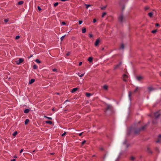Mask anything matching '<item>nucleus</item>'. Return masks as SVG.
<instances>
[{
  "label": "nucleus",
  "instance_id": "nucleus-47",
  "mask_svg": "<svg viewBox=\"0 0 161 161\" xmlns=\"http://www.w3.org/2000/svg\"><path fill=\"white\" fill-rule=\"evenodd\" d=\"M158 137L159 139H161V135H159L158 136Z\"/></svg>",
  "mask_w": 161,
  "mask_h": 161
},
{
  "label": "nucleus",
  "instance_id": "nucleus-22",
  "mask_svg": "<svg viewBox=\"0 0 161 161\" xmlns=\"http://www.w3.org/2000/svg\"><path fill=\"white\" fill-rule=\"evenodd\" d=\"M148 90L150 91H151L153 90V88L152 87H148Z\"/></svg>",
  "mask_w": 161,
  "mask_h": 161
},
{
  "label": "nucleus",
  "instance_id": "nucleus-33",
  "mask_svg": "<svg viewBox=\"0 0 161 161\" xmlns=\"http://www.w3.org/2000/svg\"><path fill=\"white\" fill-rule=\"evenodd\" d=\"M58 2H56V3H54V6L55 7H56V6H57L58 5Z\"/></svg>",
  "mask_w": 161,
  "mask_h": 161
},
{
  "label": "nucleus",
  "instance_id": "nucleus-59",
  "mask_svg": "<svg viewBox=\"0 0 161 161\" xmlns=\"http://www.w3.org/2000/svg\"><path fill=\"white\" fill-rule=\"evenodd\" d=\"M100 149H101V150H103V148H101Z\"/></svg>",
  "mask_w": 161,
  "mask_h": 161
},
{
  "label": "nucleus",
  "instance_id": "nucleus-13",
  "mask_svg": "<svg viewBox=\"0 0 161 161\" xmlns=\"http://www.w3.org/2000/svg\"><path fill=\"white\" fill-rule=\"evenodd\" d=\"M45 123L47 124H52V122L51 121L47 120L45 121Z\"/></svg>",
  "mask_w": 161,
  "mask_h": 161
},
{
  "label": "nucleus",
  "instance_id": "nucleus-18",
  "mask_svg": "<svg viewBox=\"0 0 161 161\" xmlns=\"http://www.w3.org/2000/svg\"><path fill=\"white\" fill-rule=\"evenodd\" d=\"M107 6V5H106L105 6L101 7V9L102 10H105L106 9V8Z\"/></svg>",
  "mask_w": 161,
  "mask_h": 161
},
{
  "label": "nucleus",
  "instance_id": "nucleus-52",
  "mask_svg": "<svg viewBox=\"0 0 161 161\" xmlns=\"http://www.w3.org/2000/svg\"><path fill=\"white\" fill-rule=\"evenodd\" d=\"M60 0L62 2H65V1H67L68 0Z\"/></svg>",
  "mask_w": 161,
  "mask_h": 161
},
{
  "label": "nucleus",
  "instance_id": "nucleus-64",
  "mask_svg": "<svg viewBox=\"0 0 161 161\" xmlns=\"http://www.w3.org/2000/svg\"><path fill=\"white\" fill-rule=\"evenodd\" d=\"M52 110H54V108H53V109H52Z\"/></svg>",
  "mask_w": 161,
  "mask_h": 161
},
{
  "label": "nucleus",
  "instance_id": "nucleus-54",
  "mask_svg": "<svg viewBox=\"0 0 161 161\" xmlns=\"http://www.w3.org/2000/svg\"><path fill=\"white\" fill-rule=\"evenodd\" d=\"M153 124H155V123H156V122L155 121H153Z\"/></svg>",
  "mask_w": 161,
  "mask_h": 161
},
{
  "label": "nucleus",
  "instance_id": "nucleus-37",
  "mask_svg": "<svg viewBox=\"0 0 161 161\" xmlns=\"http://www.w3.org/2000/svg\"><path fill=\"white\" fill-rule=\"evenodd\" d=\"M86 142V140H84L82 142L81 144L82 145H83L85 142Z\"/></svg>",
  "mask_w": 161,
  "mask_h": 161
},
{
  "label": "nucleus",
  "instance_id": "nucleus-10",
  "mask_svg": "<svg viewBox=\"0 0 161 161\" xmlns=\"http://www.w3.org/2000/svg\"><path fill=\"white\" fill-rule=\"evenodd\" d=\"M35 81V80L34 79H31L29 81V84H31L33 83Z\"/></svg>",
  "mask_w": 161,
  "mask_h": 161
},
{
  "label": "nucleus",
  "instance_id": "nucleus-55",
  "mask_svg": "<svg viewBox=\"0 0 161 161\" xmlns=\"http://www.w3.org/2000/svg\"><path fill=\"white\" fill-rule=\"evenodd\" d=\"M156 26H158L159 25L158 24H156Z\"/></svg>",
  "mask_w": 161,
  "mask_h": 161
},
{
  "label": "nucleus",
  "instance_id": "nucleus-24",
  "mask_svg": "<svg viewBox=\"0 0 161 161\" xmlns=\"http://www.w3.org/2000/svg\"><path fill=\"white\" fill-rule=\"evenodd\" d=\"M33 68L34 69H36L38 67L35 64L33 66Z\"/></svg>",
  "mask_w": 161,
  "mask_h": 161
},
{
  "label": "nucleus",
  "instance_id": "nucleus-16",
  "mask_svg": "<svg viewBox=\"0 0 161 161\" xmlns=\"http://www.w3.org/2000/svg\"><path fill=\"white\" fill-rule=\"evenodd\" d=\"M44 118H47L48 119L52 120V119L51 117H48L47 116L45 115H44Z\"/></svg>",
  "mask_w": 161,
  "mask_h": 161
},
{
  "label": "nucleus",
  "instance_id": "nucleus-4",
  "mask_svg": "<svg viewBox=\"0 0 161 161\" xmlns=\"http://www.w3.org/2000/svg\"><path fill=\"white\" fill-rule=\"evenodd\" d=\"M143 77L141 76H138L136 77V79L138 81L141 80L142 79H143Z\"/></svg>",
  "mask_w": 161,
  "mask_h": 161
},
{
  "label": "nucleus",
  "instance_id": "nucleus-11",
  "mask_svg": "<svg viewBox=\"0 0 161 161\" xmlns=\"http://www.w3.org/2000/svg\"><path fill=\"white\" fill-rule=\"evenodd\" d=\"M93 60V58L92 57H90L88 59V60L90 63H91L92 62Z\"/></svg>",
  "mask_w": 161,
  "mask_h": 161
},
{
  "label": "nucleus",
  "instance_id": "nucleus-42",
  "mask_svg": "<svg viewBox=\"0 0 161 161\" xmlns=\"http://www.w3.org/2000/svg\"><path fill=\"white\" fill-rule=\"evenodd\" d=\"M53 71H54V72H57V70L56 69H53Z\"/></svg>",
  "mask_w": 161,
  "mask_h": 161
},
{
  "label": "nucleus",
  "instance_id": "nucleus-21",
  "mask_svg": "<svg viewBox=\"0 0 161 161\" xmlns=\"http://www.w3.org/2000/svg\"><path fill=\"white\" fill-rule=\"evenodd\" d=\"M24 3V2L22 1H20L18 2V4L19 5H22Z\"/></svg>",
  "mask_w": 161,
  "mask_h": 161
},
{
  "label": "nucleus",
  "instance_id": "nucleus-56",
  "mask_svg": "<svg viewBox=\"0 0 161 161\" xmlns=\"http://www.w3.org/2000/svg\"><path fill=\"white\" fill-rule=\"evenodd\" d=\"M17 157L16 156H14V158H16Z\"/></svg>",
  "mask_w": 161,
  "mask_h": 161
},
{
  "label": "nucleus",
  "instance_id": "nucleus-36",
  "mask_svg": "<svg viewBox=\"0 0 161 161\" xmlns=\"http://www.w3.org/2000/svg\"><path fill=\"white\" fill-rule=\"evenodd\" d=\"M20 38V36H19V35H18V36H17L16 37H15V39H19V38Z\"/></svg>",
  "mask_w": 161,
  "mask_h": 161
},
{
  "label": "nucleus",
  "instance_id": "nucleus-5",
  "mask_svg": "<svg viewBox=\"0 0 161 161\" xmlns=\"http://www.w3.org/2000/svg\"><path fill=\"white\" fill-rule=\"evenodd\" d=\"M123 80L125 81H126V80L125 79V78H128V76L127 75L124 74L123 75Z\"/></svg>",
  "mask_w": 161,
  "mask_h": 161
},
{
  "label": "nucleus",
  "instance_id": "nucleus-39",
  "mask_svg": "<svg viewBox=\"0 0 161 161\" xmlns=\"http://www.w3.org/2000/svg\"><path fill=\"white\" fill-rule=\"evenodd\" d=\"M89 37H90V38H92V36H93V35H92V34H89Z\"/></svg>",
  "mask_w": 161,
  "mask_h": 161
},
{
  "label": "nucleus",
  "instance_id": "nucleus-43",
  "mask_svg": "<svg viewBox=\"0 0 161 161\" xmlns=\"http://www.w3.org/2000/svg\"><path fill=\"white\" fill-rule=\"evenodd\" d=\"M62 25H65L66 24V23H65V22H62Z\"/></svg>",
  "mask_w": 161,
  "mask_h": 161
},
{
  "label": "nucleus",
  "instance_id": "nucleus-8",
  "mask_svg": "<svg viewBox=\"0 0 161 161\" xmlns=\"http://www.w3.org/2000/svg\"><path fill=\"white\" fill-rule=\"evenodd\" d=\"M122 64V63L121 62H120L119 64L116 65L114 67V69H117Z\"/></svg>",
  "mask_w": 161,
  "mask_h": 161
},
{
  "label": "nucleus",
  "instance_id": "nucleus-48",
  "mask_svg": "<svg viewBox=\"0 0 161 161\" xmlns=\"http://www.w3.org/2000/svg\"><path fill=\"white\" fill-rule=\"evenodd\" d=\"M83 133V132H82L81 133H80V134H79V136H81L82 135V134Z\"/></svg>",
  "mask_w": 161,
  "mask_h": 161
},
{
  "label": "nucleus",
  "instance_id": "nucleus-46",
  "mask_svg": "<svg viewBox=\"0 0 161 161\" xmlns=\"http://www.w3.org/2000/svg\"><path fill=\"white\" fill-rule=\"evenodd\" d=\"M82 64V62H79V66H80Z\"/></svg>",
  "mask_w": 161,
  "mask_h": 161
},
{
  "label": "nucleus",
  "instance_id": "nucleus-45",
  "mask_svg": "<svg viewBox=\"0 0 161 161\" xmlns=\"http://www.w3.org/2000/svg\"><path fill=\"white\" fill-rule=\"evenodd\" d=\"M4 21L5 22H7L8 21V19H6L4 20Z\"/></svg>",
  "mask_w": 161,
  "mask_h": 161
},
{
  "label": "nucleus",
  "instance_id": "nucleus-50",
  "mask_svg": "<svg viewBox=\"0 0 161 161\" xmlns=\"http://www.w3.org/2000/svg\"><path fill=\"white\" fill-rule=\"evenodd\" d=\"M10 161H16V160L15 159H11Z\"/></svg>",
  "mask_w": 161,
  "mask_h": 161
},
{
  "label": "nucleus",
  "instance_id": "nucleus-38",
  "mask_svg": "<svg viewBox=\"0 0 161 161\" xmlns=\"http://www.w3.org/2000/svg\"><path fill=\"white\" fill-rule=\"evenodd\" d=\"M82 22H83L82 21L79 20V25L81 24L82 23Z\"/></svg>",
  "mask_w": 161,
  "mask_h": 161
},
{
  "label": "nucleus",
  "instance_id": "nucleus-20",
  "mask_svg": "<svg viewBox=\"0 0 161 161\" xmlns=\"http://www.w3.org/2000/svg\"><path fill=\"white\" fill-rule=\"evenodd\" d=\"M124 48V46L123 44H122L121 45L120 49H123Z\"/></svg>",
  "mask_w": 161,
  "mask_h": 161
},
{
  "label": "nucleus",
  "instance_id": "nucleus-2",
  "mask_svg": "<svg viewBox=\"0 0 161 161\" xmlns=\"http://www.w3.org/2000/svg\"><path fill=\"white\" fill-rule=\"evenodd\" d=\"M23 61V58H20L19 59L18 61L16 62V64H19L20 63H22Z\"/></svg>",
  "mask_w": 161,
  "mask_h": 161
},
{
  "label": "nucleus",
  "instance_id": "nucleus-63",
  "mask_svg": "<svg viewBox=\"0 0 161 161\" xmlns=\"http://www.w3.org/2000/svg\"><path fill=\"white\" fill-rule=\"evenodd\" d=\"M148 9L147 8H145L146 9Z\"/></svg>",
  "mask_w": 161,
  "mask_h": 161
},
{
  "label": "nucleus",
  "instance_id": "nucleus-29",
  "mask_svg": "<svg viewBox=\"0 0 161 161\" xmlns=\"http://www.w3.org/2000/svg\"><path fill=\"white\" fill-rule=\"evenodd\" d=\"M66 35H64V36H62L60 38V40L61 41H62L64 39V37H65Z\"/></svg>",
  "mask_w": 161,
  "mask_h": 161
},
{
  "label": "nucleus",
  "instance_id": "nucleus-27",
  "mask_svg": "<svg viewBox=\"0 0 161 161\" xmlns=\"http://www.w3.org/2000/svg\"><path fill=\"white\" fill-rule=\"evenodd\" d=\"M138 87H136V89L134 91V92H136L138 90Z\"/></svg>",
  "mask_w": 161,
  "mask_h": 161
},
{
  "label": "nucleus",
  "instance_id": "nucleus-3",
  "mask_svg": "<svg viewBox=\"0 0 161 161\" xmlns=\"http://www.w3.org/2000/svg\"><path fill=\"white\" fill-rule=\"evenodd\" d=\"M119 19L120 22H122L123 21V17L122 15H121L119 16Z\"/></svg>",
  "mask_w": 161,
  "mask_h": 161
},
{
  "label": "nucleus",
  "instance_id": "nucleus-7",
  "mask_svg": "<svg viewBox=\"0 0 161 161\" xmlns=\"http://www.w3.org/2000/svg\"><path fill=\"white\" fill-rule=\"evenodd\" d=\"M100 42V40L99 39H97L96 41L95 42V45L96 46H97L99 44Z\"/></svg>",
  "mask_w": 161,
  "mask_h": 161
},
{
  "label": "nucleus",
  "instance_id": "nucleus-9",
  "mask_svg": "<svg viewBox=\"0 0 161 161\" xmlns=\"http://www.w3.org/2000/svg\"><path fill=\"white\" fill-rule=\"evenodd\" d=\"M78 90V88H73L72 90L71 91V92L72 93H74L76 91Z\"/></svg>",
  "mask_w": 161,
  "mask_h": 161
},
{
  "label": "nucleus",
  "instance_id": "nucleus-1",
  "mask_svg": "<svg viewBox=\"0 0 161 161\" xmlns=\"http://www.w3.org/2000/svg\"><path fill=\"white\" fill-rule=\"evenodd\" d=\"M146 125H143L141 127V128H140L138 130H135V134H137L139 132V131L143 130L146 127Z\"/></svg>",
  "mask_w": 161,
  "mask_h": 161
},
{
  "label": "nucleus",
  "instance_id": "nucleus-60",
  "mask_svg": "<svg viewBox=\"0 0 161 161\" xmlns=\"http://www.w3.org/2000/svg\"><path fill=\"white\" fill-rule=\"evenodd\" d=\"M68 101V100H66L65 101V102H67V101Z\"/></svg>",
  "mask_w": 161,
  "mask_h": 161
},
{
  "label": "nucleus",
  "instance_id": "nucleus-32",
  "mask_svg": "<svg viewBox=\"0 0 161 161\" xmlns=\"http://www.w3.org/2000/svg\"><path fill=\"white\" fill-rule=\"evenodd\" d=\"M84 74H85V73H84L83 74H82L80 75H78L80 77H81L83 76H84Z\"/></svg>",
  "mask_w": 161,
  "mask_h": 161
},
{
  "label": "nucleus",
  "instance_id": "nucleus-58",
  "mask_svg": "<svg viewBox=\"0 0 161 161\" xmlns=\"http://www.w3.org/2000/svg\"><path fill=\"white\" fill-rule=\"evenodd\" d=\"M124 8H125L124 7H123V8H122V9L123 10V9H124Z\"/></svg>",
  "mask_w": 161,
  "mask_h": 161
},
{
  "label": "nucleus",
  "instance_id": "nucleus-23",
  "mask_svg": "<svg viewBox=\"0 0 161 161\" xmlns=\"http://www.w3.org/2000/svg\"><path fill=\"white\" fill-rule=\"evenodd\" d=\"M106 12H104L103 13L102 15V18H103L104 16L106 15Z\"/></svg>",
  "mask_w": 161,
  "mask_h": 161
},
{
  "label": "nucleus",
  "instance_id": "nucleus-19",
  "mask_svg": "<svg viewBox=\"0 0 161 161\" xmlns=\"http://www.w3.org/2000/svg\"><path fill=\"white\" fill-rule=\"evenodd\" d=\"M92 95V94L91 93H86V96L87 97H89Z\"/></svg>",
  "mask_w": 161,
  "mask_h": 161
},
{
  "label": "nucleus",
  "instance_id": "nucleus-44",
  "mask_svg": "<svg viewBox=\"0 0 161 161\" xmlns=\"http://www.w3.org/2000/svg\"><path fill=\"white\" fill-rule=\"evenodd\" d=\"M97 20H96V19H93V23H95L96 22Z\"/></svg>",
  "mask_w": 161,
  "mask_h": 161
},
{
  "label": "nucleus",
  "instance_id": "nucleus-6",
  "mask_svg": "<svg viewBox=\"0 0 161 161\" xmlns=\"http://www.w3.org/2000/svg\"><path fill=\"white\" fill-rule=\"evenodd\" d=\"M159 115V114L158 112H156L154 114V116L156 119H157L158 118Z\"/></svg>",
  "mask_w": 161,
  "mask_h": 161
},
{
  "label": "nucleus",
  "instance_id": "nucleus-57",
  "mask_svg": "<svg viewBox=\"0 0 161 161\" xmlns=\"http://www.w3.org/2000/svg\"><path fill=\"white\" fill-rule=\"evenodd\" d=\"M32 55H31V56H30L29 57V58H31V57H32Z\"/></svg>",
  "mask_w": 161,
  "mask_h": 161
},
{
  "label": "nucleus",
  "instance_id": "nucleus-26",
  "mask_svg": "<svg viewBox=\"0 0 161 161\" xmlns=\"http://www.w3.org/2000/svg\"><path fill=\"white\" fill-rule=\"evenodd\" d=\"M35 61L37 63H41V62L40 61V60L38 59H36L35 60Z\"/></svg>",
  "mask_w": 161,
  "mask_h": 161
},
{
  "label": "nucleus",
  "instance_id": "nucleus-53",
  "mask_svg": "<svg viewBox=\"0 0 161 161\" xmlns=\"http://www.w3.org/2000/svg\"><path fill=\"white\" fill-rule=\"evenodd\" d=\"M69 53H67V54H66V56H69Z\"/></svg>",
  "mask_w": 161,
  "mask_h": 161
},
{
  "label": "nucleus",
  "instance_id": "nucleus-30",
  "mask_svg": "<svg viewBox=\"0 0 161 161\" xmlns=\"http://www.w3.org/2000/svg\"><path fill=\"white\" fill-rule=\"evenodd\" d=\"M131 92H129V98L130 99V97H131Z\"/></svg>",
  "mask_w": 161,
  "mask_h": 161
},
{
  "label": "nucleus",
  "instance_id": "nucleus-12",
  "mask_svg": "<svg viewBox=\"0 0 161 161\" xmlns=\"http://www.w3.org/2000/svg\"><path fill=\"white\" fill-rule=\"evenodd\" d=\"M86 31V29L85 28L83 27L82 29V32L83 33H85Z\"/></svg>",
  "mask_w": 161,
  "mask_h": 161
},
{
  "label": "nucleus",
  "instance_id": "nucleus-61",
  "mask_svg": "<svg viewBox=\"0 0 161 161\" xmlns=\"http://www.w3.org/2000/svg\"><path fill=\"white\" fill-rule=\"evenodd\" d=\"M95 155H94L92 156V157H95Z\"/></svg>",
  "mask_w": 161,
  "mask_h": 161
},
{
  "label": "nucleus",
  "instance_id": "nucleus-25",
  "mask_svg": "<svg viewBox=\"0 0 161 161\" xmlns=\"http://www.w3.org/2000/svg\"><path fill=\"white\" fill-rule=\"evenodd\" d=\"M17 131H15L13 133V136H15L17 135Z\"/></svg>",
  "mask_w": 161,
  "mask_h": 161
},
{
  "label": "nucleus",
  "instance_id": "nucleus-40",
  "mask_svg": "<svg viewBox=\"0 0 161 161\" xmlns=\"http://www.w3.org/2000/svg\"><path fill=\"white\" fill-rule=\"evenodd\" d=\"M66 132H64L63 134L62 135V136H63L65 135H66Z\"/></svg>",
  "mask_w": 161,
  "mask_h": 161
},
{
  "label": "nucleus",
  "instance_id": "nucleus-31",
  "mask_svg": "<svg viewBox=\"0 0 161 161\" xmlns=\"http://www.w3.org/2000/svg\"><path fill=\"white\" fill-rule=\"evenodd\" d=\"M135 159V157L133 156H131L130 158V159L132 160H133Z\"/></svg>",
  "mask_w": 161,
  "mask_h": 161
},
{
  "label": "nucleus",
  "instance_id": "nucleus-15",
  "mask_svg": "<svg viewBox=\"0 0 161 161\" xmlns=\"http://www.w3.org/2000/svg\"><path fill=\"white\" fill-rule=\"evenodd\" d=\"M30 111V110L28 109H26L24 110V112L25 113H27Z\"/></svg>",
  "mask_w": 161,
  "mask_h": 161
},
{
  "label": "nucleus",
  "instance_id": "nucleus-14",
  "mask_svg": "<svg viewBox=\"0 0 161 161\" xmlns=\"http://www.w3.org/2000/svg\"><path fill=\"white\" fill-rule=\"evenodd\" d=\"M153 12H150L148 14V15L150 17H152L153 16Z\"/></svg>",
  "mask_w": 161,
  "mask_h": 161
},
{
  "label": "nucleus",
  "instance_id": "nucleus-51",
  "mask_svg": "<svg viewBox=\"0 0 161 161\" xmlns=\"http://www.w3.org/2000/svg\"><path fill=\"white\" fill-rule=\"evenodd\" d=\"M160 142V140H158L157 141H156V142L157 143H158V142Z\"/></svg>",
  "mask_w": 161,
  "mask_h": 161
},
{
  "label": "nucleus",
  "instance_id": "nucleus-62",
  "mask_svg": "<svg viewBox=\"0 0 161 161\" xmlns=\"http://www.w3.org/2000/svg\"><path fill=\"white\" fill-rule=\"evenodd\" d=\"M53 154H54V153H51V154H52V155Z\"/></svg>",
  "mask_w": 161,
  "mask_h": 161
},
{
  "label": "nucleus",
  "instance_id": "nucleus-34",
  "mask_svg": "<svg viewBox=\"0 0 161 161\" xmlns=\"http://www.w3.org/2000/svg\"><path fill=\"white\" fill-rule=\"evenodd\" d=\"M157 31L156 30H153L152 31V32L153 33H156L157 32Z\"/></svg>",
  "mask_w": 161,
  "mask_h": 161
},
{
  "label": "nucleus",
  "instance_id": "nucleus-35",
  "mask_svg": "<svg viewBox=\"0 0 161 161\" xmlns=\"http://www.w3.org/2000/svg\"><path fill=\"white\" fill-rule=\"evenodd\" d=\"M85 5L86 6V8H87L91 6V5L89 4H86Z\"/></svg>",
  "mask_w": 161,
  "mask_h": 161
},
{
  "label": "nucleus",
  "instance_id": "nucleus-49",
  "mask_svg": "<svg viewBox=\"0 0 161 161\" xmlns=\"http://www.w3.org/2000/svg\"><path fill=\"white\" fill-rule=\"evenodd\" d=\"M23 149H21L20 150L19 153H22V152H23Z\"/></svg>",
  "mask_w": 161,
  "mask_h": 161
},
{
  "label": "nucleus",
  "instance_id": "nucleus-28",
  "mask_svg": "<svg viewBox=\"0 0 161 161\" xmlns=\"http://www.w3.org/2000/svg\"><path fill=\"white\" fill-rule=\"evenodd\" d=\"M103 88L105 90H106L108 89V86L106 85H104L103 86Z\"/></svg>",
  "mask_w": 161,
  "mask_h": 161
},
{
  "label": "nucleus",
  "instance_id": "nucleus-41",
  "mask_svg": "<svg viewBox=\"0 0 161 161\" xmlns=\"http://www.w3.org/2000/svg\"><path fill=\"white\" fill-rule=\"evenodd\" d=\"M37 8L39 10H41L42 9L39 6H38Z\"/></svg>",
  "mask_w": 161,
  "mask_h": 161
},
{
  "label": "nucleus",
  "instance_id": "nucleus-17",
  "mask_svg": "<svg viewBox=\"0 0 161 161\" xmlns=\"http://www.w3.org/2000/svg\"><path fill=\"white\" fill-rule=\"evenodd\" d=\"M29 120L28 119H26L25 121V125H26L27 124V123L29 122Z\"/></svg>",
  "mask_w": 161,
  "mask_h": 161
}]
</instances>
